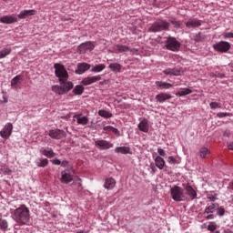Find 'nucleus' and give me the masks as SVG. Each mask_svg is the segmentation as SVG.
<instances>
[{
	"instance_id": "nucleus-46",
	"label": "nucleus",
	"mask_w": 233,
	"mask_h": 233,
	"mask_svg": "<svg viewBox=\"0 0 233 233\" xmlns=\"http://www.w3.org/2000/svg\"><path fill=\"white\" fill-rule=\"evenodd\" d=\"M170 23H171V25H173L175 26V28H180V26H181V24L178 21H177L176 19L170 20Z\"/></svg>"
},
{
	"instance_id": "nucleus-54",
	"label": "nucleus",
	"mask_w": 233,
	"mask_h": 233,
	"mask_svg": "<svg viewBox=\"0 0 233 233\" xmlns=\"http://www.w3.org/2000/svg\"><path fill=\"white\" fill-rule=\"evenodd\" d=\"M206 218V219H214V218H215V216L213 215V214H209V215H208V216H206L205 217Z\"/></svg>"
},
{
	"instance_id": "nucleus-29",
	"label": "nucleus",
	"mask_w": 233,
	"mask_h": 233,
	"mask_svg": "<svg viewBox=\"0 0 233 233\" xmlns=\"http://www.w3.org/2000/svg\"><path fill=\"white\" fill-rule=\"evenodd\" d=\"M62 85V87L64 88V92L66 94L68 92H70V90H72V88H74V83L72 82H64Z\"/></svg>"
},
{
	"instance_id": "nucleus-20",
	"label": "nucleus",
	"mask_w": 233,
	"mask_h": 233,
	"mask_svg": "<svg viewBox=\"0 0 233 233\" xmlns=\"http://www.w3.org/2000/svg\"><path fill=\"white\" fill-rule=\"evenodd\" d=\"M171 97H172V95L168 93H160L156 96V100L158 103H165V101H168V99H170Z\"/></svg>"
},
{
	"instance_id": "nucleus-45",
	"label": "nucleus",
	"mask_w": 233,
	"mask_h": 233,
	"mask_svg": "<svg viewBox=\"0 0 233 233\" xmlns=\"http://www.w3.org/2000/svg\"><path fill=\"white\" fill-rule=\"evenodd\" d=\"M217 214L218 216H219L220 218L225 216V208L220 207L217 209Z\"/></svg>"
},
{
	"instance_id": "nucleus-11",
	"label": "nucleus",
	"mask_w": 233,
	"mask_h": 233,
	"mask_svg": "<svg viewBox=\"0 0 233 233\" xmlns=\"http://www.w3.org/2000/svg\"><path fill=\"white\" fill-rule=\"evenodd\" d=\"M184 188L186 190L187 196H188L191 201H194V199L198 198V192L196 191V189H194V187H192V186H190L189 184H186L184 185Z\"/></svg>"
},
{
	"instance_id": "nucleus-53",
	"label": "nucleus",
	"mask_w": 233,
	"mask_h": 233,
	"mask_svg": "<svg viewBox=\"0 0 233 233\" xmlns=\"http://www.w3.org/2000/svg\"><path fill=\"white\" fill-rule=\"evenodd\" d=\"M150 168L154 173H156V171L157 170V168H156V166L154 164H150Z\"/></svg>"
},
{
	"instance_id": "nucleus-10",
	"label": "nucleus",
	"mask_w": 233,
	"mask_h": 233,
	"mask_svg": "<svg viewBox=\"0 0 233 233\" xmlns=\"http://www.w3.org/2000/svg\"><path fill=\"white\" fill-rule=\"evenodd\" d=\"M52 139H63L66 137V133L61 129H51L48 134Z\"/></svg>"
},
{
	"instance_id": "nucleus-61",
	"label": "nucleus",
	"mask_w": 233,
	"mask_h": 233,
	"mask_svg": "<svg viewBox=\"0 0 233 233\" xmlns=\"http://www.w3.org/2000/svg\"><path fill=\"white\" fill-rule=\"evenodd\" d=\"M211 233H219V231H211Z\"/></svg>"
},
{
	"instance_id": "nucleus-26",
	"label": "nucleus",
	"mask_w": 233,
	"mask_h": 233,
	"mask_svg": "<svg viewBox=\"0 0 233 233\" xmlns=\"http://www.w3.org/2000/svg\"><path fill=\"white\" fill-rule=\"evenodd\" d=\"M108 68L111 69V72H114V74H118L121 72L122 66L117 63H112L108 66Z\"/></svg>"
},
{
	"instance_id": "nucleus-23",
	"label": "nucleus",
	"mask_w": 233,
	"mask_h": 233,
	"mask_svg": "<svg viewBox=\"0 0 233 233\" xmlns=\"http://www.w3.org/2000/svg\"><path fill=\"white\" fill-rule=\"evenodd\" d=\"M198 156L202 159H207V157H208V156H210V149H208V147H201L199 149Z\"/></svg>"
},
{
	"instance_id": "nucleus-3",
	"label": "nucleus",
	"mask_w": 233,
	"mask_h": 233,
	"mask_svg": "<svg viewBox=\"0 0 233 233\" xmlns=\"http://www.w3.org/2000/svg\"><path fill=\"white\" fill-rule=\"evenodd\" d=\"M170 27V23L167 22V20H157L151 26L148 28V32H163V30H168Z\"/></svg>"
},
{
	"instance_id": "nucleus-58",
	"label": "nucleus",
	"mask_w": 233,
	"mask_h": 233,
	"mask_svg": "<svg viewBox=\"0 0 233 233\" xmlns=\"http://www.w3.org/2000/svg\"><path fill=\"white\" fill-rule=\"evenodd\" d=\"M208 199H210V201H216V197L214 196L208 197Z\"/></svg>"
},
{
	"instance_id": "nucleus-60",
	"label": "nucleus",
	"mask_w": 233,
	"mask_h": 233,
	"mask_svg": "<svg viewBox=\"0 0 233 233\" xmlns=\"http://www.w3.org/2000/svg\"><path fill=\"white\" fill-rule=\"evenodd\" d=\"M229 187H230L231 190H233V181L229 183Z\"/></svg>"
},
{
	"instance_id": "nucleus-36",
	"label": "nucleus",
	"mask_w": 233,
	"mask_h": 233,
	"mask_svg": "<svg viewBox=\"0 0 233 233\" xmlns=\"http://www.w3.org/2000/svg\"><path fill=\"white\" fill-rule=\"evenodd\" d=\"M105 68H106V66H105V64H99L97 66H95L92 69L91 72H103V70H105Z\"/></svg>"
},
{
	"instance_id": "nucleus-33",
	"label": "nucleus",
	"mask_w": 233,
	"mask_h": 233,
	"mask_svg": "<svg viewBox=\"0 0 233 233\" xmlns=\"http://www.w3.org/2000/svg\"><path fill=\"white\" fill-rule=\"evenodd\" d=\"M52 91L55 92V94H58L59 96H63V94H66L63 86H53Z\"/></svg>"
},
{
	"instance_id": "nucleus-44",
	"label": "nucleus",
	"mask_w": 233,
	"mask_h": 233,
	"mask_svg": "<svg viewBox=\"0 0 233 233\" xmlns=\"http://www.w3.org/2000/svg\"><path fill=\"white\" fill-rule=\"evenodd\" d=\"M210 108H212L213 110H216V108H221V104L218 103V102H211L209 104Z\"/></svg>"
},
{
	"instance_id": "nucleus-13",
	"label": "nucleus",
	"mask_w": 233,
	"mask_h": 233,
	"mask_svg": "<svg viewBox=\"0 0 233 233\" xmlns=\"http://www.w3.org/2000/svg\"><path fill=\"white\" fill-rule=\"evenodd\" d=\"M113 54H123V52H130V47L128 46L116 44L112 47Z\"/></svg>"
},
{
	"instance_id": "nucleus-17",
	"label": "nucleus",
	"mask_w": 233,
	"mask_h": 233,
	"mask_svg": "<svg viewBox=\"0 0 233 233\" xmlns=\"http://www.w3.org/2000/svg\"><path fill=\"white\" fill-rule=\"evenodd\" d=\"M35 14H37V11L35 9L23 10L18 15V19H26L30 15H35Z\"/></svg>"
},
{
	"instance_id": "nucleus-28",
	"label": "nucleus",
	"mask_w": 233,
	"mask_h": 233,
	"mask_svg": "<svg viewBox=\"0 0 233 233\" xmlns=\"http://www.w3.org/2000/svg\"><path fill=\"white\" fill-rule=\"evenodd\" d=\"M40 152L43 154V156H46V157H56V153H54V150H46L45 147H42L40 149Z\"/></svg>"
},
{
	"instance_id": "nucleus-5",
	"label": "nucleus",
	"mask_w": 233,
	"mask_h": 233,
	"mask_svg": "<svg viewBox=\"0 0 233 233\" xmlns=\"http://www.w3.org/2000/svg\"><path fill=\"white\" fill-rule=\"evenodd\" d=\"M166 48L171 52H178L179 48H181V43L176 37L169 36L166 41Z\"/></svg>"
},
{
	"instance_id": "nucleus-9",
	"label": "nucleus",
	"mask_w": 233,
	"mask_h": 233,
	"mask_svg": "<svg viewBox=\"0 0 233 233\" xmlns=\"http://www.w3.org/2000/svg\"><path fill=\"white\" fill-rule=\"evenodd\" d=\"M95 147L100 150H108L109 148H114V144L106 140H96L95 142Z\"/></svg>"
},
{
	"instance_id": "nucleus-30",
	"label": "nucleus",
	"mask_w": 233,
	"mask_h": 233,
	"mask_svg": "<svg viewBox=\"0 0 233 233\" xmlns=\"http://www.w3.org/2000/svg\"><path fill=\"white\" fill-rule=\"evenodd\" d=\"M12 54V47H5L0 51V59H5L6 56H10Z\"/></svg>"
},
{
	"instance_id": "nucleus-1",
	"label": "nucleus",
	"mask_w": 233,
	"mask_h": 233,
	"mask_svg": "<svg viewBox=\"0 0 233 233\" xmlns=\"http://www.w3.org/2000/svg\"><path fill=\"white\" fill-rule=\"evenodd\" d=\"M13 219L18 225H26L30 222V209L22 205L13 212Z\"/></svg>"
},
{
	"instance_id": "nucleus-4",
	"label": "nucleus",
	"mask_w": 233,
	"mask_h": 233,
	"mask_svg": "<svg viewBox=\"0 0 233 233\" xmlns=\"http://www.w3.org/2000/svg\"><path fill=\"white\" fill-rule=\"evenodd\" d=\"M171 198L174 201H185V190L179 186H174L170 189Z\"/></svg>"
},
{
	"instance_id": "nucleus-2",
	"label": "nucleus",
	"mask_w": 233,
	"mask_h": 233,
	"mask_svg": "<svg viewBox=\"0 0 233 233\" xmlns=\"http://www.w3.org/2000/svg\"><path fill=\"white\" fill-rule=\"evenodd\" d=\"M54 68H55V74L58 77L60 84H63L66 81H68V72L65 68V66L61 64H55Z\"/></svg>"
},
{
	"instance_id": "nucleus-40",
	"label": "nucleus",
	"mask_w": 233,
	"mask_h": 233,
	"mask_svg": "<svg viewBox=\"0 0 233 233\" xmlns=\"http://www.w3.org/2000/svg\"><path fill=\"white\" fill-rule=\"evenodd\" d=\"M105 132H113V134H119V130L117 128L111 127V126H106L104 127Z\"/></svg>"
},
{
	"instance_id": "nucleus-14",
	"label": "nucleus",
	"mask_w": 233,
	"mask_h": 233,
	"mask_svg": "<svg viewBox=\"0 0 233 233\" xmlns=\"http://www.w3.org/2000/svg\"><path fill=\"white\" fill-rule=\"evenodd\" d=\"M74 119H76L77 125H82V127H85L88 125V116H83L81 114H76L73 116Z\"/></svg>"
},
{
	"instance_id": "nucleus-50",
	"label": "nucleus",
	"mask_w": 233,
	"mask_h": 233,
	"mask_svg": "<svg viewBox=\"0 0 233 233\" xmlns=\"http://www.w3.org/2000/svg\"><path fill=\"white\" fill-rule=\"evenodd\" d=\"M218 117H227L228 116V113H218Z\"/></svg>"
},
{
	"instance_id": "nucleus-41",
	"label": "nucleus",
	"mask_w": 233,
	"mask_h": 233,
	"mask_svg": "<svg viewBox=\"0 0 233 233\" xmlns=\"http://www.w3.org/2000/svg\"><path fill=\"white\" fill-rule=\"evenodd\" d=\"M208 230H209V232L218 230V224H216V222H209L208 225Z\"/></svg>"
},
{
	"instance_id": "nucleus-55",
	"label": "nucleus",
	"mask_w": 233,
	"mask_h": 233,
	"mask_svg": "<svg viewBox=\"0 0 233 233\" xmlns=\"http://www.w3.org/2000/svg\"><path fill=\"white\" fill-rule=\"evenodd\" d=\"M60 165H61V167H67L68 166V161L64 160V161L61 162Z\"/></svg>"
},
{
	"instance_id": "nucleus-8",
	"label": "nucleus",
	"mask_w": 233,
	"mask_h": 233,
	"mask_svg": "<svg viewBox=\"0 0 233 233\" xmlns=\"http://www.w3.org/2000/svg\"><path fill=\"white\" fill-rule=\"evenodd\" d=\"M12 130H14V126L12 123H7L0 131V136L3 137V139H9L10 136H12Z\"/></svg>"
},
{
	"instance_id": "nucleus-32",
	"label": "nucleus",
	"mask_w": 233,
	"mask_h": 233,
	"mask_svg": "<svg viewBox=\"0 0 233 233\" xmlns=\"http://www.w3.org/2000/svg\"><path fill=\"white\" fill-rule=\"evenodd\" d=\"M216 212V204H211L210 206L205 208L203 216H207L208 214H214Z\"/></svg>"
},
{
	"instance_id": "nucleus-42",
	"label": "nucleus",
	"mask_w": 233,
	"mask_h": 233,
	"mask_svg": "<svg viewBox=\"0 0 233 233\" xmlns=\"http://www.w3.org/2000/svg\"><path fill=\"white\" fill-rule=\"evenodd\" d=\"M37 167H48V160L46 158H41L39 162H37Z\"/></svg>"
},
{
	"instance_id": "nucleus-38",
	"label": "nucleus",
	"mask_w": 233,
	"mask_h": 233,
	"mask_svg": "<svg viewBox=\"0 0 233 233\" xmlns=\"http://www.w3.org/2000/svg\"><path fill=\"white\" fill-rule=\"evenodd\" d=\"M8 228V221L6 219H1L0 220V230L3 232H6V229Z\"/></svg>"
},
{
	"instance_id": "nucleus-12",
	"label": "nucleus",
	"mask_w": 233,
	"mask_h": 233,
	"mask_svg": "<svg viewBox=\"0 0 233 233\" xmlns=\"http://www.w3.org/2000/svg\"><path fill=\"white\" fill-rule=\"evenodd\" d=\"M97 81H101V76H87L81 81V85L88 86L94 85V83H97Z\"/></svg>"
},
{
	"instance_id": "nucleus-51",
	"label": "nucleus",
	"mask_w": 233,
	"mask_h": 233,
	"mask_svg": "<svg viewBox=\"0 0 233 233\" xmlns=\"http://www.w3.org/2000/svg\"><path fill=\"white\" fill-rule=\"evenodd\" d=\"M52 163H53V165H61V160L56 158V159L52 160Z\"/></svg>"
},
{
	"instance_id": "nucleus-47",
	"label": "nucleus",
	"mask_w": 233,
	"mask_h": 233,
	"mask_svg": "<svg viewBox=\"0 0 233 233\" xmlns=\"http://www.w3.org/2000/svg\"><path fill=\"white\" fill-rule=\"evenodd\" d=\"M167 163H169V165H176V163H177V160H176L174 157H168Z\"/></svg>"
},
{
	"instance_id": "nucleus-49",
	"label": "nucleus",
	"mask_w": 233,
	"mask_h": 233,
	"mask_svg": "<svg viewBox=\"0 0 233 233\" xmlns=\"http://www.w3.org/2000/svg\"><path fill=\"white\" fill-rule=\"evenodd\" d=\"M224 37H225L226 39H233V33H232V32L226 33V34L224 35Z\"/></svg>"
},
{
	"instance_id": "nucleus-39",
	"label": "nucleus",
	"mask_w": 233,
	"mask_h": 233,
	"mask_svg": "<svg viewBox=\"0 0 233 233\" xmlns=\"http://www.w3.org/2000/svg\"><path fill=\"white\" fill-rule=\"evenodd\" d=\"M21 81V76H16L11 80V86H14V88H17V85H19V82Z\"/></svg>"
},
{
	"instance_id": "nucleus-59",
	"label": "nucleus",
	"mask_w": 233,
	"mask_h": 233,
	"mask_svg": "<svg viewBox=\"0 0 233 233\" xmlns=\"http://www.w3.org/2000/svg\"><path fill=\"white\" fill-rule=\"evenodd\" d=\"M77 185H78V187H81V178H78Z\"/></svg>"
},
{
	"instance_id": "nucleus-25",
	"label": "nucleus",
	"mask_w": 233,
	"mask_h": 233,
	"mask_svg": "<svg viewBox=\"0 0 233 233\" xmlns=\"http://www.w3.org/2000/svg\"><path fill=\"white\" fill-rule=\"evenodd\" d=\"M166 76H181V70L178 68H173V69H166L163 71Z\"/></svg>"
},
{
	"instance_id": "nucleus-21",
	"label": "nucleus",
	"mask_w": 233,
	"mask_h": 233,
	"mask_svg": "<svg viewBox=\"0 0 233 233\" xmlns=\"http://www.w3.org/2000/svg\"><path fill=\"white\" fill-rule=\"evenodd\" d=\"M138 129L141 132H148L149 127H148V120H147L146 118H144L142 121L139 122L138 124Z\"/></svg>"
},
{
	"instance_id": "nucleus-18",
	"label": "nucleus",
	"mask_w": 233,
	"mask_h": 233,
	"mask_svg": "<svg viewBox=\"0 0 233 233\" xmlns=\"http://www.w3.org/2000/svg\"><path fill=\"white\" fill-rule=\"evenodd\" d=\"M87 70H90V64L87 63H79L77 65V69L76 70V74L81 75L85 74Z\"/></svg>"
},
{
	"instance_id": "nucleus-62",
	"label": "nucleus",
	"mask_w": 233,
	"mask_h": 233,
	"mask_svg": "<svg viewBox=\"0 0 233 233\" xmlns=\"http://www.w3.org/2000/svg\"><path fill=\"white\" fill-rule=\"evenodd\" d=\"M4 1H8V0H4Z\"/></svg>"
},
{
	"instance_id": "nucleus-6",
	"label": "nucleus",
	"mask_w": 233,
	"mask_h": 233,
	"mask_svg": "<svg viewBox=\"0 0 233 233\" xmlns=\"http://www.w3.org/2000/svg\"><path fill=\"white\" fill-rule=\"evenodd\" d=\"M213 48L216 52H220V54H227L230 50V43L227 41H220L213 45Z\"/></svg>"
},
{
	"instance_id": "nucleus-15",
	"label": "nucleus",
	"mask_w": 233,
	"mask_h": 233,
	"mask_svg": "<svg viewBox=\"0 0 233 233\" xmlns=\"http://www.w3.org/2000/svg\"><path fill=\"white\" fill-rule=\"evenodd\" d=\"M0 23L3 25H13V23H17V18L15 15H4L0 17Z\"/></svg>"
},
{
	"instance_id": "nucleus-16",
	"label": "nucleus",
	"mask_w": 233,
	"mask_h": 233,
	"mask_svg": "<svg viewBox=\"0 0 233 233\" xmlns=\"http://www.w3.org/2000/svg\"><path fill=\"white\" fill-rule=\"evenodd\" d=\"M60 181L61 183H66V185H68V183H72V181H74V177L70 173L62 171Z\"/></svg>"
},
{
	"instance_id": "nucleus-22",
	"label": "nucleus",
	"mask_w": 233,
	"mask_h": 233,
	"mask_svg": "<svg viewBox=\"0 0 233 233\" xmlns=\"http://www.w3.org/2000/svg\"><path fill=\"white\" fill-rule=\"evenodd\" d=\"M104 187L107 190H112L116 187V179L113 177L106 178Z\"/></svg>"
},
{
	"instance_id": "nucleus-34",
	"label": "nucleus",
	"mask_w": 233,
	"mask_h": 233,
	"mask_svg": "<svg viewBox=\"0 0 233 233\" xmlns=\"http://www.w3.org/2000/svg\"><path fill=\"white\" fill-rule=\"evenodd\" d=\"M84 92H85V87L81 85L76 86L75 88L73 89V93L76 96H81Z\"/></svg>"
},
{
	"instance_id": "nucleus-37",
	"label": "nucleus",
	"mask_w": 233,
	"mask_h": 233,
	"mask_svg": "<svg viewBox=\"0 0 233 233\" xmlns=\"http://www.w3.org/2000/svg\"><path fill=\"white\" fill-rule=\"evenodd\" d=\"M98 116H100L101 117H106V119H108V118L112 117V113H110L105 109H101L98 111Z\"/></svg>"
},
{
	"instance_id": "nucleus-7",
	"label": "nucleus",
	"mask_w": 233,
	"mask_h": 233,
	"mask_svg": "<svg viewBox=\"0 0 233 233\" xmlns=\"http://www.w3.org/2000/svg\"><path fill=\"white\" fill-rule=\"evenodd\" d=\"M95 48L96 45H94V42L87 41L78 46L77 52L78 54H86V52H92Z\"/></svg>"
},
{
	"instance_id": "nucleus-48",
	"label": "nucleus",
	"mask_w": 233,
	"mask_h": 233,
	"mask_svg": "<svg viewBox=\"0 0 233 233\" xmlns=\"http://www.w3.org/2000/svg\"><path fill=\"white\" fill-rule=\"evenodd\" d=\"M0 96H2V98H0V103H8V97H6L5 93H2Z\"/></svg>"
},
{
	"instance_id": "nucleus-56",
	"label": "nucleus",
	"mask_w": 233,
	"mask_h": 233,
	"mask_svg": "<svg viewBox=\"0 0 233 233\" xmlns=\"http://www.w3.org/2000/svg\"><path fill=\"white\" fill-rule=\"evenodd\" d=\"M224 136H225L226 137H230V132L225 131V132H224Z\"/></svg>"
},
{
	"instance_id": "nucleus-57",
	"label": "nucleus",
	"mask_w": 233,
	"mask_h": 233,
	"mask_svg": "<svg viewBox=\"0 0 233 233\" xmlns=\"http://www.w3.org/2000/svg\"><path fill=\"white\" fill-rule=\"evenodd\" d=\"M228 148L229 150H233V142L230 143V144H228Z\"/></svg>"
},
{
	"instance_id": "nucleus-52",
	"label": "nucleus",
	"mask_w": 233,
	"mask_h": 233,
	"mask_svg": "<svg viewBox=\"0 0 233 233\" xmlns=\"http://www.w3.org/2000/svg\"><path fill=\"white\" fill-rule=\"evenodd\" d=\"M157 152H158L159 156L165 157V150H163L162 148H158Z\"/></svg>"
},
{
	"instance_id": "nucleus-43",
	"label": "nucleus",
	"mask_w": 233,
	"mask_h": 233,
	"mask_svg": "<svg viewBox=\"0 0 233 233\" xmlns=\"http://www.w3.org/2000/svg\"><path fill=\"white\" fill-rule=\"evenodd\" d=\"M203 39H205V36H203V34L201 33H198L194 36V41H196V43H201Z\"/></svg>"
},
{
	"instance_id": "nucleus-31",
	"label": "nucleus",
	"mask_w": 233,
	"mask_h": 233,
	"mask_svg": "<svg viewBox=\"0 0 233 233\" xmlns=\"http://www.w3.org/2000/svg\"><path fill=\"white\" fill-rule=\"evenodd\" d=\"M156 85L157 86H159V88H162L163 90L172 88V84L167 83V82L157 81Z\"/></svg>"
},
{
	"instance_id": "nucleus-27",
	"label": "nucleus",
	"mask_w": 233,
	"mask_h": 233,
	"mask_svg": "<svg viewBox=\"0 0 233 233\" xmlns=\"http://www.w3.org/2000/svg\"><path fill=\"white\" fill-rule=\"evenodd\" d=\"M116 154H130V147H117L115 148Z\"/></svg>"
},
{
	"instance_id": "nucleus-24",
	"label": "nucleus",
	"mask_w": 233,
	"mask_h": 233,
	"mask_svg": "<svg viewBox=\"0 0 233 233\" xmlns=\"http://www.w3.org/2000/svg\"><path fill=\"white\" fill-rule=\"evenodd\" d=\"M155 165L159 170H163L165 168V159L160 156L155 158Z\"/></svg>"
},
{
	"instance_id": "nucleus-35",
	"label": "nucleus",
	"mask_w": 233,
	"mask_h": 233,
	"mask_svg": "<svg viewBox=\"0 0 233 233\" xmlns=\"http://www.w3.org/2000/svg\"><path fill=\"white\" fill-rule=\"evenodd\" d=\"M189 94H192L191 89L190 88H184V89H180L177 93V96H179V97H183V96H188Z\"/></svg>"
},
{
	"instance_id": "nucleus-19",
	"label": "nucleus",
	"mask_w": 233,
	"mask_h": 233,
	"mask_svg": "<svg viewBox=\"0 0 233 233\" xmlns=\"http://www.w3.org/2000/svg\"><path fill=\"white\" fill-rule=\"evenodd\" d=\"M187 28H199L201 26V20L190 19L186 23Z\"/></svg>"
}]
</instances>
